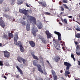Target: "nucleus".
<instances>
[{
	"label": "nucleus",
	"instance_id": "nucleus-1",
	"mask_svg": "<svg viewBox=\"0 0 80 80\" xmlns=\"http://www.w3.org/2000/svg\"><path fill=\"white\" fill-rule=\"evenodd\" d=\"M64 65L65 66H66V70L65 71L64 73L65 76L66 77L68 76V77L70 78V77L69 75L70 74V72H69V69H70V67H72V65L67 62H64Z\"/></svg>",
	"mask_w": 80,
	"mask_h": 80
},
{
	"label": "nucleus",
	"instance_id": "nucleus-2",
	"mask_svg": "<svg viewBox=\"0 0 80 80\" xmlns=\"http://www.w3.org/2000/svg\"><path fill=\"white\" fill-rule=\"evenodd\" d=\"M33 64L35 67H38V70L39 72H40L42 73H43V71L42 69V67H41V66L39 64H37V61L34 60L33 62Z\"/></svg>",
	"mask_w": 80,
	"mask_h": 80
},
{
	"label": "nucleus",
	"instance_id": "nucleus-3",
	"mask_svg": "<svg viewBox=\"0 0 80 80\" xmlns=\"http://www.w3.org/2000/svg\"><path fill=\"white\" fill-rule=\"evenodd\" d=\"M27 18L28 20L30 21V22H33L34 24L35 25L37 23L36 18H35V17H33V16H30L28 15L27 16Z\"/></svg>",
	"mask_w": 80,
	"mask_h": 80
},
{
	"label": "nucleus",
	"instance_id": "nucleus-4",
	"mask_svg": "<svg viewBox=\"0 0 80 80\" xmlns=\"http://www.w3.org/2000/svg\"><path fill=\"white\" fill-rule=\"evenodd\" d=\"M53 42L56 45L55 47V48H56L57 50H60L59 48H60V44H59V41L55 39H53Z\"/></svg>",
	"mask_w": 80,
	"mask_h": 80
},
{
	"label": "nucleus",
	"instance_id": "nucleus-5",
	"mask_svg": "<svg viewBox=\"0 0 80 80\" xmlns=\"http://www.w3.org/2000/svg\"><path fill=\"white\" fill-rule=\"evenodd\" d=\"M17 59L18 62H20V63H22V62H23V64H25V62H27V60L25 59L22 57H18Z\"/></svg>",
	"mask_w": 80,
	"mask_h": 80
},
{
	"label": "nucleus",
	"instance_id": "nucleus-6",
	"mask_svg": "<svg viewBox=\"0 0 80 80\" xmlns=\"http://www.w3.org/2000/svg\"><path fill=\"white\" fill-rule=\"evenodd\" d=\"M38 37L39 38H38V40H39V39H40L42 42V43H44L45 44H46V43H47V41H46V40H45V39L44 38L43 36L38 35Z\"/></svg>",
	"mask_w": 80,
	"mask_h": 80
},
{
	"label": "nucleus",
	"instance_id": "nucleus-7",
	"mask_svg": "<svg viewBox=\"0 0 80 80\" xmlns=\"http://www.w3.org/2000/svg\"><path fill=\"white\" fill-rule=\"evenodd\" d=\"M38 3H39L40 5H41L42 7H43L44 8L46 7V6L47 5V2L43 1H42L41 2L40 1H38Z\"/></svg>",
	"mask_w": 80,
	"mask_h": 80
},
{
	"label": "nucleus",
	"instance_id": "nucleus-8",
	"mask_svg": "<svg viewBox=\"0 0 80 80\" xmlns=\"http://www.w3.org/2000/svg\"><path fill=\"white\" fill-rule=\"evenodd\" d=\"M32 33L33 35L34 36V37H36L37 36V32H38V29H37V28H33L32 29Z\"/></svg>",
	"mask_w": 80,
	"mask_h": 80
},
{
	"label": "nucleus",
	"instance_id": "nucleus-9",
	"mask_svg": "<svg viewBox=\"0 0 80 80\" xmlns=\"http://www.w3.org/2000/svg\"><path fill=\"white\" fill-rule=\"evenodd\" d=\"M2 18V17L0 18V25L2 28H4L5 26V24Z\"/></svg>",
	"mask_w": 80,
	"mask_h": 80
},
{
	"label": "nucleus",
	"instance_id": "nucleus-10",
	"mask_svg": "<svg viewBox=\"0 0 80 80\" xmlns=\"http://www.w3.org/2000/svg\"><path fill=\"white\" fill-rule=\"evenodd\" d=\"M19 11L20 13H23L24 15H27L28 12V10H26L25 9H19Z\"/></svg>",
	"mask_w": 80,
	"mask_h": 80
},
{
	"label": "nucleus",
	"instance_id": "nucleus-11",
	"mask_svg": "<svg viewBox=\"0 0 80 80\" xmlns=\"http://www.w3.org/2000/svg\"><path fill=\"white\" fill-rule=\"evenodd\" d=\"M4 55L5 57H6V58H9L10 57V53L7 51H5L3 52Z\"/></svg>",
	"mask_w": 80,
	"mask_h": 80
},
{
	"label": "nucleus",
	"instance_id": "nucleus-12",
	"mask_svg": "<svg viewBox=\"0 0 80 80\" xmlns=\"http://www.w3.org/2000/svg\"><path fill=\"white\" fill-rule=\"evenodd\" d=\"M54 33L55 34L58 35V40L59 41H60V40H61L62 38H61V34H60V32L56 31H54Z\"/></svg>",
	"mask_w": 80,
	"mask_h": 80
},
{
	"label": "nucleus",
	"instance_id": "nucleus-13",
	"mask_svg": "<svg viewBox=\"0 0 80 80\" xmlns=\"http://www.w3.org/2000/svg\"><path fill=\"white\" fill-rule=\"evenodd\" d=\"M15 37L14 38V44L15 45H17L18 42H17V40L18 39V34L16 33L15 35Z\"/></svg>",
	"mask_w": 80,
	"mask_h": 80
},
{
	"label": "nucleus",
	"instance_id": "nucleus-14",
	"mask_svg": "<svg viewBox=\"0 0 80 80\" xmlns=\"http://www.w3.org/2000/svg\"><path fill=\"white\" fill-rule=\"evenodd\" d=\"M29 43L32 47H35V43L33 41H29Z\"/></svg>",
	"mask_w": 80,
	"mask_h": 80
},
{
	"label": "nucleus",
	"instance_id": "nucleus-15",
	"mask_svg": "<svg viewBox=\"0 0 80 80\" xmlns=\"http://www.w3.org/2000/svg\"><path fill=\"white\" fill-rule=\"evenodd\" d=\"M45 33L47 35V38H51V37H52V34L50 33L49 31L48 30L46 31L45 32Z\"/></svg>",
	"mask_w": 80,
	"mask_h": 80
},
{
	"label": "nucleus",
	"instance_id": "nucleus-16",
	"mask_svg": "<svg viewBox=\"0 0 80 80\" xmlns=\"http://www.w3.org/2000/svg\"><path fill=\"white\" fill-rule=\"evenodd\" d=\"M54 60L56 62H58L60 60V58L59 56H56L54 58Z\"/></svg>",
	"mask_w": 80,
	"mask_h": 80
},
{
	"label": "nucleus",
	"instance_id": "nucleus-17",
	"mask_svg": "<svg viewBox=\"0 0 80 80\" xmlns=\"http://www.w3.org/2000/svg\"><path fill=\"white\" fill-rule=\"evenodd\" d=\"M16 68H17L20 74L21 75H23V72H22V71L19 67H18V66H17L16 67Z\"/></svg>",
	"mask_w": 80,
	"mask_h": 80
},
{
	"label": "nucleus",
	"instance_id": "nucleus-18",
	"mask_svg": "<svg viewBox=\"0 0 80 80\" xmlns=\"http://www.w3.org/2000/svg\"><path fill=\"white\" fill-rule=\"evenodd\" d=\"M30 25L29 24H27L26 25V29L27 31H30Z\"/></svg>",
	"mask_w": 80,
	"mask_h": 80
},
{
	"label": "nucleus",
	"instance_id": "nucleus-19",
	"mask_svg": "<svg viewBox=\"0 0 80 80\" xmlns=\"http://www.w3.org/2000/svg\"><path fill=\"white\" fill-rule=\"evenodd\" d=\"M8 36L11 38H13V35L12 32L9 33H8Z\"/></svg>",
	"mask_w": 80,
	"mask_h": 80
},
{
	"label": "nucleus",
	"instance_id": "nucleus-20",
	"mask_svg": "<svg viewBox=\"0 0 80 80\" xmlns=\"http://www.w3.org/2000/svg\"><path fill=\"white\" fill-rule=\"evenodd\" d=\"M37 26L39 29H41L42 28V24L41 22H40Z\"/></svg>",
	"mask_w": 80,
	"mask_h": 80
},
{
	"label": "nucleus",
	"instance_id": "nucleus-21",
	"mask_svg": "<svg viewBox=\"0 0 80 80\" xmlns=\"http://www.w3.org/2000/svg\"><path fill=\"white\" fill-rule=\"evenodd\" d=\"M32 55L34 59H36L37 60H39L37 56H35L34 54H32Z\"/></svg>",
	"mask_w": 80,
	"mask_h": 80
},
{
	"label": "nucleus",
	"instance_id": "nucleus-22",
	"mask_svg": "<svg viewBox=\"0 0 80 80\" xmlns=\"http://www.w3.org/2000/svg\"><path fill=\"white\" fill-rule=\"evenodd\" d=\"M20 47V50L21 52H23L24 51H25V50L24 49V48H23V46H21Z\"/></svg>",
	"mask_w": 80,
	"mask_h": 80
},
{
	"label": "nucleus",
	"instance_id": "nucleus-23",
	"mask_svg": "<svg viewBox=\"0 0 80 80\" xmlns=\"http://www.w3.org/2000/svg\"><path fill=\"white\" fill-rule=\"evenodd\" d=\"M80 51V46L79 45H77L76 47V52H78Z\"/></svg>",
	"mask_w": 80,
	"mask_h": 80
},
{
	"label": "nucleus",
	"instance_id": "nucleus-24",
	"mask_svg": "<svg viewBox=\"0 0 80 80\" xmlns=\"http://www.w3.org/2000/svg\"><path fill=\"white\" fill-rule=\"evenodd\" d=\"M3 37L4 38H5L7 40H8V39H9V40H10V38H8V36H7V34H4L3 35Z\"/></svg>",
	"mask_w": 80,
	"mask_h": 80
},
{
	"label": "nucleus",
	"instance_id": "nucleus-25",
	"mask_svg": "<svg viewBox=\"0 0 80 80\" xmlns=\"http://www.w3.org/2000/svg\"><path fill=\"white\" fill-rule=\"evenodd\" d=\"M39 58L40 60V62H41V63H42V62H43V58L42 56H40L39 57Z\"/></svg>",
	"mask_w": 80,
	"mask_h": 80
},
{
	"label": "nucleus",
	"instance_id": "nucleus-26",
	"mask_svg": "<svg viewBox=\"0 0 80 80\" xmlns=\"http://www.w3.org/2000/svg\"><path fill=\"white\" fill-rule=\"evenodd\" d=\"M51 72L52 73V75H53H53H57V74H56V72L53 70H51Z\"/></svg>",
	"mask_w": 80,
	"mask_h": 80
},
{
	"label": "nucleus",
	"instance_id": "nucleus-27",
	"mask_svg": "<svg viewBox=\"0 0 80 80\" xmlns=\"http://www.w3.org/2000/svg\"><path fill=\"white\" fill-rule=\"evenodd\" d=\"M17 45H18L20 47L22 46V42H21L19 41Z\"/></svg>",
	"mask_w": 80,
	"mask_h": 80
},
{
	"label": "nucleus",
	"instance_id": "nucleus-28",
	"mask_svg": "<svg viewBox=\"0 0 80 80\" xmlns=\"http://www.w3.org/2000/svg\"><path fill=\"white\" fill-rule=\"evenodd\" d=\"M53 77L54 80H57V79H58V78L57 75H53Z\"/></svg>",
	"mask_w": 80,
	"mask_h": 80
},
{
	"label": "nucleus",
	"instance_id": "nucleus-29",
	"mask_svg": "<svg viewBox=\"0 0 80 80\" xmlns=\"http://www.w3.org/2000/svg\"><path fill=\"white\" fill-rule=\"evenodd\" d=\"M20 23H21V24H22V25H26V22L25 21H23Z\"/></svg>",
	"mask_w": 80,
	"mask_h": 80
},
{
	"label": "nucleus",
	"instance_id": "nucleus-30",
	"mask_svg": "<svg viewBox=\"0 0 80 80\" xmlns=\"http://www.w3.org/2000/svg\"><path fill=\"white\" fill-rule=\"evenodd\" d=\"M44 14L46 15H51L50 13L48 12H44Z\"/></svg>",
	"mask_w": 80,
	"mask_h": 80
},
{
	"label": "nucleus",
	"instance_id": "nucleus-31",
	"mask_svg": "<svg viewBox=\"0 0 80 80\" xmlns=\"http://www.w3.org/2000/svg\"><path fill=\"white\" fill-rule=\"evenodd\" d=\"M63 6H64L65 8H66V9H69V8H68V6H67L66 4H63Z\"/></svg>",
	"mask_w": 80,
	"mask_h": 80
},
{
	"label": "nucleus",
	"instance_id": "nucleus-32",
	"mask_svg": "<svg viewBox=\"0 0 80 80\" xmlns=\"http://www.w3.org/2000/svg\"><path fill=\"white\" fill-rule=\"evenodd\" d=\"M63 6H64L65 8H66V9H69V8H68V6H67L66 4H63Z\"/></svg>",
	"mask_w": 80,
	"mask_h": 80
},
{
	"label": "nucleus",
	"instance_id": "nucleus-33",
	"mask_svg": "<svg viewBox=\"0 0 80 80\" xmlns=\"http://www.w3.org/2000/svg\"><path fill=\"white\" fill-rule=\"evenodd\" d=\"M4 16L5 17L7 18H10V17L8 15L5 14Z\"/></svg>",
	"mask_w": 80,
	"mask_h": 80
},
{
	"label": "nucleus",
	"instance_id": "nucleus-34",
	"mask_svg": "<svg viewBox=\"0 0 80 80\" xmlns=\"http://www.w3.org/2000/svg\"><path fill=\"white\" fill-rule=\"evenodd\" d=\"M62 2H63V3H68V1L67 0H63Z\"/></svg>",
	"mask_w": 80,
	"mask_h": 80
},
{
	"label": "nucleus",
	"instance_id": "nucleus-35",
	"mask_svg": "<svg viewBox=\"0 0 80 80\" xmlns=\"http://www.w3.org/2000/svg\"><path fill=\"white\" fill-rule=\"evenodd\" d=\"M76 54L77 55H80V52H79V51H76Z\"/></svg>",
	"mask_w": 80,
	"mask_h": 80
},
{
	"label": "nucleus",
	"instance_id": "nucleus-36",
	"mask_svg": "<svg viewBox=\"0 0 80 80\" xmlns=\"http://www.w3.org/2000/svg\"><path fill=\"white\" fill-rule=\"evenodd\" d=\"M76 37L77 38H80V34H78L76 35Z\"/></svg>",
	"mask_w": 80,
	"mask_h": 80
},
{
	"label": "nucleus",
	"instance_id": "nucleus-37",
	"mask_svg": "<svg viewBox=\"0 0 80 80\" xmlns=\"http://www.w3.org/2000/svg\"><path fill=\"white\" fill-rule=\"evenodd\" d=\"M3 61H0V66H3Z\"/></svg>",
	"mask_w": 80,
	"mask_h": 80
},
{
	"label": "nucleus",
	"instance_id": "nucleus-38",
	"mask_svg": "<svg viewBox=\"0 0 80 80\" xmlns=\"http://www.w3.org/2000/svg\"><path fill=\"white\" fill-rule=\"evenodd\" d=\"M60 8L61 11H64V8H63V6L61 7Z\"/></svg>",
	"mask_w": 80,
	"mask_h": 80
},
{
	"label": "nucleus",
	"instance_id": "nucleus-39",
	"mask_svg": "<svg viewBox=\"0 0 80 80\" xmlns=\"http://www.w3.org/2000/svg\"><path fill=\"white\" fill-rule=\"evenodd\" d=\"M22 2H18V5H21V4H22Z\"/></svg>",
	"mask_w": 80,
	"mask_h": 80
},
{
	"label": "nucleus",
	"instance_id": "nucleus-40",
	"mask_svg": "<svg viewBox=\"0 0 80 80\" xmlns=\"http://www.w3.org/2000/svg\"><path fill=\"white\" fill-rule=\"evenodd\" d=\"M64 22L65 23H67V21L66 19H64L63 20Z\"/></svg>",
	"mask_w": 80,
	"mask_h": 80
},
{
	"label": "nucleus",
	"instance_id": "nucleus-41",
	"mask_svg": "<svg viewBox=\"0 0 80 80\" xmlns=\"http://www.w3.org/2000/svg\"><path fill=\"white\" fill-rule=\"evenodd\" d=\"M26 18H27V17L26 16H24L23 17V20H25Z\"/></svg>",
	"mask_w": 80,
	"mask_h": 80
},
{
	"label": "nucleus",
	"instance_id": "nucleus-42",
	"mask_svg": "<svg viewBox=\"0 0 80 80\" xmlns=\"http://www.w3.org/2000/svg\"><path fill=\"white\" fill-rule=\"evenodd\" d=\"M4 0H0V5L3 3Z\"/></svg>",
	"mask_w": 80,
	"mask_h": 80
},
{
	"label": "nucleus",
	"instance_id": "nucleus-43",
	"mask_svg": "<svg viewBox=\"0 0 80 80\" xmlns=\"http://www.w3.org/2000/svg\"><path fill=\"white\" fill-rule=\"evenodd\" d=\"M35 71V68H32V72L34 73Z\"/></svg>",
	"mask_w": 80,
	"mask_h": 80
},
{
	"label": "nucleus",
	"instance_id": "nucleus-44",
	"mask_svg": "<svg viewBox=\"0 0 80 80\" xmlns=\"http://www.w3.org/2000/svg\"><path fill=\"white\" fill-rule=\"evenodd\" d=\"M76 30H77V31H78L79 32H80V28H76Z\"/></svg>",
	"mask_w": 80,
	"mask_h": 80
},
{
	"label": "nucleus",
	"instance_id": "nucleus-45",
	"mask_svg": "<svg viewBox=\"0 0 80 80\" xmlns=\"http://www.w3.org/2000/svg\"><path fill=\"white\" fill-rule=\"evenodd\" d=\"M78 65H79V66H80V61H78Z\"/></svg>",
	"mask_w": 80,
	"mask_h": 80
},
{
	"label": "nucleus",
	"instance_id": "nucleus-46",
	"mask_svg": "<svg viewBox=\"0 0 80 80\" xmlns=\"http://www.w3.org/2000/svg\"><path fill=\"white\" fill-rule=\"evenodd\" d=\"M71 58H73V57H74V55H73V54H71Z\"/></svg>",
	"mask_w": 80,
	"mask_h": 80
},
{
	"label": "nucleus",
	"instance_id": "nucleus-47",
	"mask_svg": "<svg viewBox=\"0 0 80 80\" xmlns=\"http://www.w3.org/2000/svg\"><path fill=\"white\" fill-rule=\"evenodd\" d=\"M26 6H27V7H30V6H29V5H28V4H27V3H26Z\"/></svg>",
	"mask_w": 80,
	"mask_h": 80
},
{
	"label": "nucleus",
	"instance_id": "nucleus-48",
	"mask_svg": "<svg viewBox=\"0 0 80 80\" xmlns=\"http://www.w3.org/2000/svg\"><path fill=\"white\" fill-rule=\"evenodd\" d=\"M75 45H78V42H75Z\"/></svg>",
	"mask_w": 80,
	"mask_h": 80
},
{
	"label": "nucleus",
	"instance_id": "nucleus-49",
	"mask_svg": "<svg viewBox=\"0 0 80 80\" xmlns=\"http://www.w3.org/2000/svg\"><path fill=\"white\" fill-rule=\"evenodd\" d=\"M16 77L17 78H19V75H17L16 76Z\"/></svg>",
	"mask_w": 80,
	"mask_h": 80
},
{
	"label": "nucleus",
	"instance_id": "nucleus-50",
	"mask_svg": "<svg viewBox=\"0 0 80 80\" xmlns=\"http://www.w3.org/2000/svg\"><path fill=\"white\" fill-rule=\"evenodd\" d=\"M73 17L72 16H69V18H72Z\"/></svg>",
	"mask_w": 80,
	"mask_h": 80
},
{
	"label": "nucleus",
	"instance_id": "nucleus-51",
	"mask_svg": "<svg viewBox=\"0 0 80 80\" xmlns=\"http://www.w3.org/2000/svg\"><path fill=\"white\" fill-rule=\"evenodd\" d=\"M63 13H64V12H61L60 13L61 15H62V14H63Z\"/></svg>",
	"mask_w": 80,
	"mask_h": 80
},
{
	"label": "nucleus",
	"instance_id": "nucleus-52",
	"mask_svg": "<svg viewBox=\"0 0 80 80\" xmlns=\"http://www.w3.org/2000/svg\"><path fill=\"white\" fill-rule=\"evenodd\" d=\"M72 58L74 61H75V58H74V57L73 58Z\"/></svg>",
	"mask_w": 80,
	"mask_h": 80
},
{
	"label": "nucleus",
	"instance_id": "nucleus-53",
	"mask_svg": "<svg viewBox=\"0 0 80 80\" xmlns=\"http://www.w3.org/2000/svg\"><path fill=\"white\" fill-rule=\"evenodd\" d=\"M4 78H5V80H6V79H7V77H6V76H4Z\"/></svg>",
	"mask_w": 80,
	"mask_h": 80
},
{
	"label": "nucleus",
	"instance_id": "nucleus-54",
	"mask_svg": "<svg viewBox=\"0 0 80 80\" xmlns=\"http://www.w3.org/2000/svg\"><path fill=\"white\" fill-rule=\"evenodd\" d=\"M2 44L1 43H0V47H2Z\"/></svg>",
	"mask_w": 80,
	"mask_h": 80
},
{
	"label": "nucleus",
	"instance_id": "nucleus-55",
	"mask_svg": "<svg viewBox=\"0 0 80 80\" xmlns=\"http://www.w3.org/2000/svg\"><path fill=\"white\" fill-rule=\"evenodd\" d=\"M6 12H8V11H9V9H7L6 10H5Z\"/></svg>",
	"mask_w": 80,
	"mask_h": 80
},
{
	"label": "nucleus",
	"instance_id": "nucleus-56",
	"mask_svg": "<svg viewBox=\"0 0 80 80\" xmlns=\"http://www.w3.org/2000/svg\"><path fill=\"white\" fill-rule=\"evenodd\" d=\"M44 75H47V72H44Z\"/></svg>",
	"mask_w": 80,
	"mask_h": 80
},
{
	"label": "nucleus",
	"instance_id": "nucleus-57",
	"mask_svg": "<svg viewBox=\"0 0 80 80\" xmlns=\"http://www.w3.org/2000/svg\"><path fill=\"white\" fill-rule=\"evenodd\" d=\"M59 5H61V4H62V2H60L59 3Z\"/></svg>",
	"mask_w": 80,
	"mask_h": 80
},
{
	"label": "nucleus",
	"instance_id": "nucleus-58",
	"mask_svg": "<svg viewBox=\"0 0 80 80\" xmlns=\"http://www.w3.org/2000/svg\"><path fill=\"white\" fill-rule=\"evenodd\" d=\"M39 80H43V79H42V78H39Z\"/></svg>",
	"mask_w": 80,
	"mask_h": 80
},
{
	"label": "nucleus",
	"instance_id": "nucleus-59",
	"mask_svg": "<svg viewBox=\"0 0 80 80\" xmlns=\"http://www.w3.org/2000/svg\"><path fill=\"white\" fill-rule=\"evenodd\" d=\"M63 72V71L62 70H61L60 71V73H62Z\"/></svg>",
	"mask_w": 80,
	"mask_h": 80
},
{
	"label": "nucleus",
	"instance_id": "nucleus-60",
	"mask_svg": "<svg viewBox=\"0 0 80 80\" xmlns=\"http://www.w3.org/2000/svg\"><path fill=\"white\" fill-rule=\"evenodd\" d=\"M59 24H60V25H62V23L61 22H59Z\"/></svg>",
	"mask_w": 80,
	"mask_h": 80
},
{
	"label": "nucleus",
	"instance_id": "nucleus-61",
	"mask_svg": "<svg viewBox=\"0 0 80 80\" xmlns=\"http://www.w3.org/2000/svg\"><path fill=\"white\" fill-rule=\"evenodd\" d=\"M15 0H11V1H12V2H15Z\"/></svg>",
	"mask_w": 80,
	"mask_h": 80
},
{
	"label": "nucleus",
	"instance_id": "nucleus-62",
	"mask_svg": "<svg viewBox=\"0 0 80 80\" xmlns=\"http://www.w3.org/2000/svg\"><path fill=\"white\" fill-rule=\"evenodd\" d=\"M46 62H48V63H50V62H49L48 61H47Z\"/></svg>",
	"mask_w": 80,
	"mask_h": 80
},
{
	"label": "nucleus",
	"instance_id": "nucleus-63",
	"mask_svg": "<svg viewBox=\"0 0 80 80\" xmlns=\"http://www.w3.org/2000/svg\"><path fill=\"white\" fill-rule=\"evenodd\" d=\"M50 10H53V9H50Z\"/></svg>",
	"mask_w": 80,
	"mask_h": 80
},
{
	"label": "nucleus",
	"instance_id": "nucleus-64",
	"mask_svg": "<svg viewBox=\"0 0 80 80\" xmlns=\"http://www.w3.org/2000/svg\"><path fill=\"white\" fill-rule=\"evenodd\" d=\"M30 12H31V13H32V11H30Z\"/></svg>",
	"mask_w": 80,
	"mask_h": 80
}]
</instances>
